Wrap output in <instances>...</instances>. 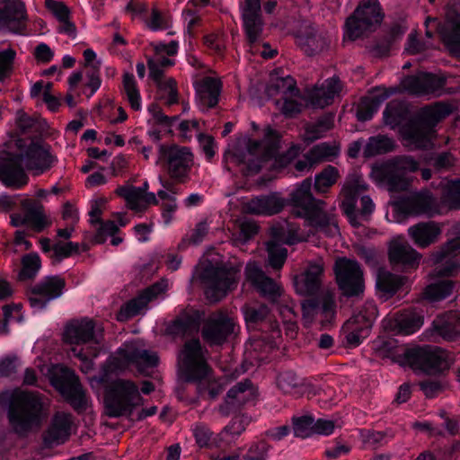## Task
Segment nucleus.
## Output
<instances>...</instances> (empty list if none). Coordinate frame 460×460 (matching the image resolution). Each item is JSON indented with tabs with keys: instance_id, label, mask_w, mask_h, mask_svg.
Segmentation results:
<instances>
[{
	"instance_id": "f257e3e1",
	"label": "nucleus",
	"mask_w": 460,
	"mask_h": 460,
	"mask_svg": "<svg viewBox=\"0 0 460 460\" xmlns=\"http://www.w3.org/2000/svg\"><path fill=\"white\" fill-rule=\"evenodd\" d=\"M58 163L51 146L40 140H32L18 155L4 159L0 164V180L7 187L20 189L28 183L24 170L33 175L49 171Z\"/></svg>"
},
{
	"instance_id": "f03ea898",
	"label": "nucleus",
	"mask_w": 460,
	"mask_h": 460,
	"mask_svg": "<svg viewBox=\"0 0 460 460\" xmlns=\"http://www.w3.org/2000/svg\"><path fill=\"white\" fill-rule=\"evenodd\" d=\"M312 180L305 179L292 192L291 202L297 208V216L304 217L308 226L315 232L323 233L327 236L339 234L338 222L335 215V207L326 209V203L315 199L312 192Z\"/></svg>"
},
{
	"instance_id": "7ed1b4c3",
	"label": "nucleus",
	"mask_w": 460,
	"mask_h": 460,
	"mask_svg": "<svg viewBox=\"0 0 460 460\" xmlns=\"http://www.w3.org/2000/svg\"><path fill=\"white\" fill-rule=\"evenodd\" d=\"M279 134L267 128L262 140L249 138L246 151L239 162L247 165L251 172H258L267 163L271 162L270 167L282 169L288 165L298 155V149L290 147L286 153L277 155L279 149Z\"/></svg>"
},
{
	"instance_id": "20e7f679",
	"label": "nucleus",
	"mask_w": 460,
	"mask_h": 460,
	"mask_svg": "<svg viewBox=\"0 0 460 460\" xmlns=\"http://www.w3.org/2000/svg\"><path fill=\"white\" fill-rule=\"evenodd\" d=\"M46 416L42 397L39 393L16 391L13 394L8 420L16 434L24 437L39 429Z\"/></svg>"
},
{
	"instance_id": "39448f33",
	"label": "nucleus",
	"mask_w": 460,
	"mask_h": 460,
	"mask_svg": "<svg viewBox=\"0 0 460 460\" xmlns=\"http://www.w3.org/2000/svg\"><path fill=\"white\" fill-rule=\"evenodd\" d=\"M245 280L251 283L263 296L277 302L283 320L296 319L293 301L283 294L281 287L271 278L266 276L256 261H249L245 267Z\"/></svg>"
},
{
	"instance_id": "423d86ee",
	"label": "nucleus",
	"mask_w": 460,
	"mask_h": 460,
	"mask_svg": "<svg viewBox=\"0 0 460 460\" xmlns=\"http://www.w3.org/2000/svg\"><path fill=\"white\" fill-rule=\"evenodd\" d=\"M419 169V163L411 156H397L372 169L373 180L385 185L389 191L407 190L410 181L407 173Z\"/></svg>"
},
{
	"instance_id": "0eeeda50",
	"label": "nucleus",
	"mask_w": 460,
	"mask_h": 460,
	"mask_svg": "<svg viewBox=\"0 0 460 460\" xmlns=\"http://www.w3.org/2000/svg\"><path fill=\"white\" fill-rule=\"evenodd\" d=\"M141 400L138 388L133 382L116 380L111 384L106 392L104 400L106 414L112 418L130 414Z\"/></svg>"
},
{
	"instance_id": "6e6552de",
	"label": "nucleus",
	"mask_w": 460,
	"mask_h": 460,
	"mask_svg": "<svg viewBox=\"0 0 460 460\" xmlns=\"http://www.w3.org/2000/svg\"><path fill=\"white\" fill-rule=\"evenodd\" d=\"M367 189V185L364 180L357 174L349 175L341 188L340 193V196L342 198L341 207L354 226L360 225L358 217L367 219L375 209V204L371 198L363 195L360 199L359 215L358 216L355 211L358 196L366 191Z\"/></svg>"
},
{
	"instance_id": "1a4fd4ad",
	"label": "nucleus",
	"mask_w": 460,
	"mask_h": 460,
	"mask_svg": "<svg viewBox=\"0 0 460 460\" xmlns=\"http://www.w3.org/2000/svg\"><path fill=\"white\" fill-rule=\"evenodd\" d=\"M206 349L199 340L186 341L178 354V368L180 376L187 382L202 380L208 376L210 367L205 357Z\"/></svg>"
},
{
	"instance_id": "9d476101",
	"label": "nucleus",
	"mask_w": 460,
	"mask_h": 460,
	"mask_svg": "<svg viewBox=\"0 0 460 460\" xmlns=\"http://www.w3.org/2000/svg\"><path fill=\"white\" fill-rule=\"evenodd\" d=\"M245 321L249 327L254 328L259 324L265 325L271 332V341L264 342L263 340H254L251 344V349L256 354L254 358L258 361H262L271 349L277 346L275 339L279 338V328L277 322H274L270 317L269 308L264 305H245L243 307Z\"/></svg>"
},
{
	"instance_id": "9b49d317",
	"label": "nucleus",
	"mask_w": 460,
	"mask_h": 460,
	"mask_svg": "<svg viewBox=\"0 0 460 460\" xmlns=\"http://www.w3.org/2000/svg\"><path fill=\"white\" fill-rule=\"evenodd\" d=\"M396 360L402 366H409L415 371L436 373L447 367L446 354L437 347H414L405 349Z\"/></svg>"
},
{
	"instance_id": "f8f14e48",
	"label": "nucleus",
	"mask_w": 460,
	"mask_h": 460,
	"mask_svg": "<svg viewBox=\"0 0 460 460\" xmlns=\"http://www.w3.org/2000/svg\"><path fill=\"white\" fill-rule=\"evenodd\" d=\"M382 13L377 0H363L345 23V37L354 40L364 33L372 31L382 22Z\"/></svg>"
},
{
	"instance_id": "ddd939ff",
	"label": "nucleus",
	"mask_w": 460,
	"mask_h": 460,
	"mask_svg": "<svg viewBox=\"0 0 460 460\" xmlns=\"http://www.w3.org/2000/svg\"><path fill=\"white\" fill-rule=\"evenodd\" d=\"M239 270L234 267L208 265L201 276L207 298L210 302H217L225 297L236 287Z\"/></svg>"
},
{
	"instance_id": "4468645a",
	"label": "nucleus",
	"mask_w": 460,
	"mask_h": 460,
	"mask_svg": "<svg viewBox=\"0 0 460 460\" xmlns=\"http://www.w3.org/2000/svg\"><path fill=\"white\" fill-rule=\"evenodd\" d=\"M158 162L166 164L168 174L172 180L184 183L190 179L193 154L187 146L162 145L159 146Z\"/></svg>"
},
{
	"instance_id": "2eb2a0df",
	"label": "nucleus",
	"mask_w": 460,
	"mask_h": 460,
	"mask_svg": "<svg viewBox=\"0 0 460 460\" xmlns=\"http://www.w3.org/2000/svg\"><path fill=\"white\" fill-rule=\"evenodd\" d=\"M50 382L75 410L81 411L87 408L89 398L74 372L56 366L52 369Z\"/></svg>"
},
{
	"instance_id": "dca6fc26",
	"label": "nucleus",
	"mask_w": 460,
	"mask_h": 460,
	"mask_svg": "<svg viewBox=\"0 0 460 460\" xmlns=\"http://www.w3.org/2000/svg\"><path fill=\"white\" fill-rule=\"evenodd\" d=\"M376 316V305L373 302H366L342 326L347 343L352 347L358 346L367 337Z\"/></svg>"
},
{
	"instance_id": "f3484780",
	"label": "nucleus",
	"mask_w": 460,
	"mask_h": 460,
	"mask_svg": "<svg viewBox=\"0 0 460 460\" xmlns=\"http://www.w3.org/2000/svg\"><path fill=\"white\" fill-rule=\"evenodd\" d=\"M333 270L338 287L344 296H358L363 293V272L356 261L338 258Z\"/></svg>"
},
{
	"instance_id": "a211bd4d",
	"label": "nucleus",
	"mask_w": 460,
	"mask_h": 460,
	"mask_svg": "<svg viewBox=\"0 0 460 460\" xmlns=\"http://www.w3.org/2000/svg\"><path fill=\"white\" fill-rule=\"evenodd\" d=\"M239 329L235 320L224 312L210 314L205 321L201 334L203 340L210 346L222 345L236 334Z\"/></svg>"
},
{
	"instance_id": "6ab92c4d",
	"label": "nucleus",
	"mask_w": 460,
	"mask_h": 460,
	"mask_svg": "<svg viewBox=\"0 0 460 460\" xmlns=\"http://www.w3.org/2000/svg\"><path fill=\"white\" fill-rule=\"evenodd\" d=\"M22 212L10 216L11 225L14 227L27 226L31 230L40 233L51 225V220L46 215L43 205L33 199L24 198L20 200Z\"/></svg>"
},
{
	"instance_id": "aec40b11",
	"label": "nucleus",
	"mask_w": 460,
	"mask_h": 460,
	"mask_svg": "<svg viewBox=\"0 0 460 460\" xmlns=\"http://www.w3.org/2000/svg\"><path fill=\"white\" fill-rule=\"evenodd\" d=\"M396 206L401 212L413 217H432L441 213L438 199L427 190L411 193L398 200Z\"/></svg>"
},
{
	"instance_id": "412c9836",
	"label": "nucleus",
	"mask_w": 460,
	"mask_h": 460,
	"mask_svg": "<svg viewBox=\"0 0 460 460\" xmlns=\"http://www.w3.org/2000/svg\"><path fill=\"white\" fill-rule=\"evenodd\" d=\"M66 281L60 276H49L42 279L27 291L31 306L37 311L44 309L47 305L63 294Z\"/></svg>"
},
{
	"instance_id": "4be33fe9",
	"label": "nucleus",
	"mask_w": 460,
	"mask_h": 460,
	"mask_svg": "<svg viewBox=\"0 0 460 460\" xmlns=\"http://www.w3.org/2000/svg\"><path fill=\"white\" fill-rule=\"evenodd\" d=\"M335 314L333 295L326 292L317 299H307L302 303V320L305 327L319 322L323 326L330 323Z\"/></svg>"
},
{
	"instance_id": "5701e85b",
	"label": "nucleus",
	"mask_w": 460,
	"mask_h": 460,
	"mask_svg": "<svg viewBox=\"0 0 460 460\" xmlns=\"http://www.w3.org/2000/svg\"><path fill=\"white\" fill-rule=\"evenodd\" d=\"M63 339L66 343L76 348L98 347L101 342V337L95 331L93 321L88 318L68 323L65 327Z\"/></svg>"
},
{
	"instance_id": "b1692460",
	"label": "nucleus",
	"mask_w": 460,
	"mask_h": 460,
	"mask_svg": "<svg viewBox=\"0 0 460 460\" xmlns=\"http://www.w3.org/2000/svg\"><path fill=\"white\" fill-rule=\"evenodd\" d=\"M288 226V235H285L286 229L283 226L271 228V234L274 240L267 243L268 262L274 270H280L287 259L288 251L279 243L293 244L302 241L297 230L291 226Z\"/></svg>"
},
{
	"instance_id": "393cba45",
	"label": "nucleus",
	"mask_w": 460,
	"mask_h": 460,
	"mask_svg": "<svg viewBox=\"0 0 460 460\" xmlns=\"http://www.w3.org/2000/svg\"><path fill=\"white\" fill-rule=\"evenodd\" d=\"M114 362L118 367H125L134 365L141 373H145L149 367L157 366L159 362L155 352L141 349L135 342L125 343L118 351Z\"/></svg>"
},
{
	"instance_id": "a878e982",
	"label": "nucleus",
	"mask_w": 460,
	"mask_h": 460,
	"mask_svg": "<svg viewBox=\"0 0 460 460\" xmlns=\"http://www.w3.org/2000/svg\"><path fill=\"white\" fill-rule=\"evenodd\" d=\"M324 272V263L322 259L308 262L305 270L295 277L294 286L301 296L315 295L322 285Z\"/></svg>"
},
{
	"instance_id": "bb28decb",
	"label": "nucleus",
	"mask_w": 460,
	"mask_h": 460,
	"mask_svg": "<svg viewBox=\"0 0 460 460\" xmlns=\"http://www.w3.org/2000/svg\"><path fill=\"white\" fill-rule=\"evenodd\" d=\"M27 20L25 5L18 0L0 2V28L13 33H22Z\"/></svg>"
},
{
	"instance_id": "cd10ccee",
	"label": "nucleus",
	"mask_w": 460,
	"mask_h": 460,
	"mask_svg": "<svg viewBox=\"0 0 460 460\" xmlns=\"http://www.w3.org/2000/svg\"><path fill=\"white\" fill-rule=\"evenodd\" d=\"M255 395L252 382L245 379L233 386L226 394L224 403L219 405L218 411L222 416H228L242 405L253 399Z\"/></svg>"
},
{
	"instance_id": "c85d7f7f",
	"label": "nucleus",
	"mask_w": 460,
	"mask_h": 460,
	"mask_svg": "<svg viewBox=\"0 0 460 460\" xmlns=\"http://www.w3.org/2000/svg\"><path fill=\"white\" fill-rule=\"evenodd\" d=\"M284 199L278 193H270L253 197L243 202V208L246 213L257 216H272L279 213L284 208Z\"/></svg>"
},
{
	"instance_id": "c756f323",
	"label": "nucleus",
	"mask_w": 460,
	"mask_h": 460,
	"mask_svg": "<svg viewBox=\"0 0 460 460\" xmlns=\"http://www.w3.org/2000/svg\"><path fill=\"white\" fill-rule=\"evenodd\" d=\"M196 101L201 111L215 107L218 102L222 84L217 77L204 76L194 84Z\"/></svg>"
},
{
	"instance_id": "7c9ffc66",
	"label": "nucleus",
	"mask_w": 460,
	"mask_h": 460,
	"mask_svg": "<svg viewBox=\"0 0 460 460\" xmlns=\"http://www.w3.org/2000/svg\"><path fill=\"white\" fill-rule=\"evenodd\" d=\"M242 17L249 42L257 41L263 28L260 0H244L242 5Z\"/></svg>"
},
{
	"instance_id": "2f4dec72",
	"label": "nucleus",
	"mask_w": 460,
	"mask_h": 460,
	"mask_svg": "<svg viewBox=\"0 0 460 460\" xmlns=\"http://www.w3.org/2000/svg\"><path fill=\"white\" fill-rule=\"evenodd\" d=\"M441 39L455 56L460 57V12L449 9L446 21L439 30Z\"/></svg>"
},
{
	"instance_id": "473e14b6",
	"label": "nucleus",
	"mask_w": 460,
	"mask_h": 460,
	"mask_svg": "<svg viewBox=\"0 0 460 460\" xmlns=\"http://www.w3.org/2000/svg\"><path fill=\"white\" fill-rule=\"evenodd\" d=\"M341 90L338 78L332 77L324 81L321 86L307 91L306 101L314 108H324L330 105Z\"/></svg>"
},
{
	"instance_id": "72a5a7b5",
	"label": "nucleus",
	"mask_w": 460,
	"mask_h": 460,
	"mask_svg": "<svg viewBox=\"0 0 460 460\" xmlns=\"http://www.w3.org/2000/svg\"><path fill=\"white\" fill-rule=\"evenodd\" d=\"M168 288L166 280H161L146 288L138 296L130 300L120 311V318H129L140 314L147 304Z\"/></svg>"
},
{
	"instance_id": "f704fd0d",
	"label": "nucleus",
	"mask_w": 460,
	"mask_h": 460,
	"mask_svg": "<svg viewBox=\"0 0 460 460\" xmlns=\"http://www.w3.org/2000/svg\"><path fill=\"white\" fill-rule=\"evenodd\" d=\"M421 255L403 238H395L390 243L389 259L393 264L404 268H416Z\"/></svg>"
},
{
	"instance_id": "c9c22d12",
	"label": "nucleus",
	"mask_w": 460,
	"mask_h": 460,
	"mask_svg": "<svg viewBox=\"0 0 460 460\" xmlns=\"http://www.w3.org/2000/svg\"><path fill=\"white\" fill-rule=\"evenodd\" d=\"M440 224L435 221L417 223L408 228V234L419 248H427L437 243L441 235Z\"/></svg>"
},
{
	"instance_id": "e433bc0d",
	"label": "nucleus",
	"mask_w": 460,
	"mask_h": 460,
	"mask_svg": "<svg viewBox=\"0 0 460 460\" xmlns=\"http://www.w3.org/2000/svg\"><path fill=\"white\" fill-rule=\"evenodd\" d=\"M401 135L408 146L425 148L430 144L431 129L419 119L402 127Z\"/></svg>"
},
{
	"instance_id": "4c0bfd02",
	"label": "nucleus",
	"mask_w": 460,
	"mask_h": 460,
	"mask_svg": "<svg viewBox=\"0 0 460 460\" xmlns=\"http://www.w3.org/2000/svg\"><path fill=\"white\" fill-rule=\"evenodd\" d=\"M72 416L66 412H57L51 425L47 431L45 440L50 444L65 442L70 436Z\"/></svg>"
},
{
	"instance_id": "58836bf2",
	"label": "nucleus",
	"mask_w": 460,
	"mask_h": 460,
	"mask_svg": "<svg viewBox=\"0 0 460 460\" xmlns=\"http://www.w3.org/2000/svg\"><path fill=\"white\" fill-rule=\"evenodd\" d=\"M433 325L445 340L453 341L460 337V312L452 311L438 316Z\"/></svg>"
},
{
	"instance_id": "ea45409f",
	"label": "nucleus",
	"mask_w": 460,
	"mask_h": 460,
	"mask_svg": "<svg viewBox=\"0 0 460 460\" xmlns=\"http://www.w3.org/2000/svg\"><path fill=\"white\" fill-rule=\"evenodd\" d=\"M423 324L422 317L412 310L398 313L394 317V329L397 333L409 335L415 332Z\"/></svg>"
},
{
	"instance_id": "a19ab883",
	"label": "nucleus",
	"mask_w": 460,
	"mask_h": 460,
	"mask_svg": "<svg viewBox=\"0 0 460 460\" xmlns=\"http://www.w3.org/2000/svg\"><path fill=\"white\" fill-rule=\"evenodd\" d=\"M266 93L270 97L277 95H282L283 98L288 95L290 97H297L298 90L296 87V82L293 77L289 75L284 77L271 75L266 87Z\"/></svg>"
},
{
	"instance_id": "79ce46f5",
	"label": "nucleus",
	"mask_w": 460,
	"mask_h": 460,
	"mask_svg": "<svg viewBox=\"0 0 460 460\" xmlns=\"http://www.w3.org/2000/svg\"><path fill=\"white\" fill-rule=\"evenodd\" d=\"M451 112V105L445 102H437L422 108L420 111L419 119L431 129L432 127L447 117Z\"/></svg>"
},
{
	"instance_id": "37998d69",
	"label": "nucleus",
	"mask_w": 460,
	"mask_h": 460,
	"mask_svg": "<svg viewBox=\"0 0 460 460\" xmlns=\"http://www.w3.org/2000/svg\"><path fill=\"white\" fill-rule=\"evenodd\" d=\"M199 317L196 314H184L175 319L168 327L167 332L172 335H186L197 332Z\"/></svg>"
},
{
	"instance_id": "c03bdc74",
	"label": "nucleus",
	"mask_w": 460,
	"mask_h": 460,
	"mask_svg": "<svg viewBox=\"0 0 460 460\" xmlns=\"http://www.w3.org/2000/svg\"><path fill=\"white\" fill-rule=\"evenodd\" d=\"M405 279L394 275L387 270H379L376 279V287L384 296H391L403 286Z\"/></svg>"
},
{
	"instance_id": "a18cd8bd",
	"label": "nucleus",
	"mask_w": 460,
	"mask_h": 460,
	"mask_svg": "<svg viewBox=\"0 0 460 460\" xmlns=\"http://www.w3.org/2000/svg\"><path fill=\"white\" fill-rule=\"evenodd\" d=\"M407 114L406 105L402 102L394 100L387 104L384 111V121L385 125L394 128L405 120Z\"/></svg>"
},
{
	"instance_id": "49530a36",
	"label": "nucleus",
	"mask_w": 460,
	"mask_h": 460,
	"mask_svg": "<svg viewBox=\"0 0 460 460\" xmlns=\"http://www.w3.org/2000/svg\"><path fill=\"white\" fill-rule=\"evenodd\" d=\"M394 141L383 135L371 137L364 147L363 154L366 157H371L377 155L393 151Z\"/></svg>"
},
{
	"instance_id": "de8ad7c7",
	"label": "nucleus",
	"mask_w": 460,
	"mask_h": 460,
	"mask_svg": "<svg viewBox=\"0 0 460 460\" xmlns=\"http://www.w3.org/2000/svg\"><path fill=\"white\" fill-rule=\"evenodd\" d=\"M251 420L248 416L238 415L233 418L231 422L226 426L217 435L220 441L230 443L232 439L240 436L249 425Z\"/></svg>"
},
{
	"instance_id": "09e8293b",
	"label": "nucleus",
	"mask_w": 460,
	"mask_h": 460,
	"mask_svg": "<svg viewBox=\"0 0 460 460\" xmlns=\"http://www.w3.org/2000/svg\"><path fill=\"white\" fill-rule=\"evenodd\" d=\"M455 286V282L450 279H439L425 288L424 296L430 301H439L450 296Z\"/></svg>"
},
{
	"instance_id": "8fccbe9b",
	"label": "nucleus",
	"mask_w": 460,
	"mask_h": 460,
	"mask_svg": "<svg viewBox=\"0 0 460 460\" xmlns=\"http://www.w3.org/2000/svg\"><path fill=\"white\" fill-rule=\"evenodd\" d=\"M116 193L127 201L128 207L136 212L144 211V194L142 190L134 186H119Z\"/></svg>"
},
{
	"instance_id": "3c124183",
	"label": "nucleus",
	"mask_w": 460,
	"mask_h": 460,
	"mask_svg": "<svg viewBox=\"0 0 460 460\" xmlns=\"http://www.w3.org/2000/svg\"><path fill=\"white\" fill-rule=\"evenodd\" d=\"M340 178L336 167L328 165L314 177V190L317 193H326Z\"/></svg>"
},
{
	"instance_id": "603ef678",
	"label": "nucleus",
	"mask_w": 460,
	"mask_h": 460,
	"mask_svg": "<svg viewBox=\"0 0 460 460\" xmlns=\"http://www.w3.org/2000/svg\"><path fill=\"white\" fill-rule=\"evenodd\" d=\"M389 96L388 93H384L381 96H373L363 99L357 110V118L360 121H367L372 119L377 111L380 104Z\"/></svg>"
},
{
	"instance_id": "864d4df0",
	"label": "nucleus",
	"mask_w": 460,
	"mask_h": 460,
	"mask_svg": "<svg viewBox=\"0 0 460 460\" xmlns=\"http://www.w3.org/2000/svg\"><path fill=\"white\" fill-rule=\"evenodd\" d=\"M191 382L197 384L198 393L201 396L208 395L209 399H216L223 391L222 385L213 376L211 369L208 373V376L202 380H192Z\"/></svg>"
},
{
	"instance_id": "5fc2aeb1",
	"label": "nucleus",
	"mask_w": 460,
	"mask_h": 460,
	"mask_svg": "<svg viewBox=\"0 0 460 460\" xmlns=\"http://www.w3.org/2000/svg\"><path fill=\"white\" fill-rule=\"evenodd\" d=\"M123 91L127 96V99L131 108L135 111L140 110V93L135 77L130 73H125L123 75Z\"/></svg>"
},
{
	"instance_id": "6e6d98bb",
	"label": "nucleus",
	"mask_w": 460,
	"mask_h": 460,
	"mask_svg": "<svg viewBox=\"0 0 460 460\" xmlns=\"http://www.w3.org/2000/svg\"><path fill=\"white\" fill-rule=\"evenodd\" d=\"M277 385L285 394H296L303 382L293 371H285L278 376Z\"/></svg>"
},
{
	"instance_id": "4d7b16f0",
	"label": "nucleus",
	"mask_w": 460,
	"mask_h": 460,
	"mask_svg": "<svg viewBox=\"0 0 460 460\" xmlns=\"http://www.w3.org/2000/svg\"><path fill=\"white\" fill-rule=\"evenodd\" d=\"M71 353L82 361L81 370L88 373L93 369L92 358H95L98 355L99 348L96 346H87L86 348L72 347Z\"/></svg>"
},
{
	"instance_id": "13d9d810",
	"label": "nucleus",
	"mask_w": 460,
	"mask_h": 460,
	"mask_svg": "<svg viewBox=\"0 0 460 460\" xmlns=\"http://www.w3.org/2000/svg\"><path fill=\"white\" fill-rule=\"evenodd\" d=\"M339 148L336 146H332L327 143H321L314 146L308 153L307 157L313 163H319L323 160H330L337 156Z\"/></svg>"
},
{
	"instance_id": "bf43d9fd",
	"label": "nucleus",
	"mask_w": 460,
	"mask_h": 460,
	"mask_svg": "<svg viewBox=\"0 0 460 460\" xmlns=\"http://www.w3.org/2000/svg\"><path fill=\"white\" fill-rule=\"evenodd\" d=\"M22 268L20 272L21 279H29L36 276L41 267L40 256L37 253H29L22 259Z\"/></svg>"
},
{
	"instance_id": "052dcab7",
	"label": "nucleus",
	"mask_w": 460,
	"mask_h": 460,
	"mask_svg": "<svg viewBox=\"0 0 460 460\" xmlns=\"http://www.w3.org/2000/svg\"><path fill=\"white\" fill-rule=\"evenodd\" d=\"M293 432L297 438H305L314 434V420L311 416L294 417Z\"/></svg>"
},
{
	"instance_id": "680f3d73",
	"label": "nucleus",
	"mask_w": 460,
	"mask_h": 460,
	"mask_svg": "<svg viewBox=\"0 0 460 460\" xmlns=\"http://www.w3.org/2000/svg\"><path fill=\"white\" fill-rule=\"evenodd\" d=\"M15 57L16 51L12 48L0 50V82H4L11 76Z\"/></svg>"
},
{
	"instance_id": "e2e57ef3",
	"label": "nucleus",
	"mask_w": 460,
	"mask_h": 460,
	"mask_svg": "<svg viewBox=\"0 0 460 460\" xmlns=\"http://www.w3.org/2000/svg\"><path fill=\"white\" fill-rule=\"evenodd\" d=\"M193 436L196 443L199 447H209L215 442L217 446L219 444L217 438L213 439V432L204 423H197L192 429Z\"/></svg>"
},
{
	"instance_id": "0e129e2a",
	"label": "nucleus",
	"mask_w": 460,
	"mask_h": 460,
	"mask_svg": "<svg viewBox=\"0 0 460 460\" xmlns=\"http://www.w3.org/2000/svg\"><path fill=\"white\" fill-rule=\"evenodd\" d=\"M156 86L161 92V97L164 99V102L167 105L171 106L178 102L176 82L173 78H165L164 80L156 84Z\"/></svg>"
},
{
	"instance_id": "69168bd1",
	"label": "nucleus",
	"mask_w": 460,
	"mask_h": 460,
	"mask_svg": "<svg viewBox=\"0 0 460 460\" xmlns=\"http://www.w3.org/2000/svg\"><path fill=\"white\" fill-rule=\"evenodd\" d=\"M442 199L451 208H460V180L447 181L445 184Z\"/></svg>"
},
{
	"instance_id": "338daca9",
	"label": "nucleus",
	"mask_w": 460,
	"mask_h": 460,
	"mask_svg": "<svg viewBox=\"0 0 460 460\" xmlns=\"http://www.w3.org/2000/svg\"><path fill=\"white\" fill-rule=\"evenodd\" d=\"M146 23L152 31L166 30L171 25V19L167 13L154 7L152 8L150 18Z\"/></svg>"
},
{
	"instance_id": "774afa93",
	"label": "nucleus",
	"mask_w": 460,
	"mask_h": 460,
	"mask_svg": "<svg viewBox=\"0 0 460 460\" xmlns=\"http://www.w3.org/2000/svg\"><path fill=\"white\" fill-rule=\"evenodd\" d=\"M79 250V245L76 243L73 242H56L52 246V252H53V259L54 261L58 263L60 262L64 258H67L71 256L73 253H77Z\"/></svg>"
}]
</instances>
